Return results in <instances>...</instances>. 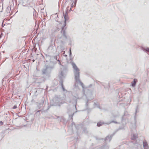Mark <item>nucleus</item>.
<instances>
[{"label": "nucleus", "instance_id": "1", "mask_svg": "<svg viewBox=\"0 0 149 149\" xmlns=\"http://www.w3.org/2000/svg\"><path fill=\"white\" fill-rule=\"evenodd\" d=\"M72 65L74 70V72L76 82L77 83L80 84L82 87L83 88V84L81 82L79 79V69L74 63H72Z\"/></svg>", "mask_w": 149, "mask_h": 149}, {"label": "nucleus", "instance_id": "2", "mask_svg": "<svg viewBox=\"0 0 149 149\" xmlns=\"http://www.w3.org/2000/svg\"><path fill=\"white\" fill-rule=\"evenodd\" d=\"M63 16L64 17V18L65 19V23L64 24V26L62 27V30L61 31V33H62L63 34V35L64 36H65V37L67 38L66 33L65 32V30H64V27L65 26L66 24V21H67L69 19L68 17V13L67 12H66L65 13H63Z\"/></svg>", "mask_w": 149, "mask_h": 149}, {"label": "nucleus", "instance_id": "3", "mask_svg": "<svg viewBox=\"0 0 149 149\" xmlns=\"http://www.w3.org/2000/svg\"><path fill=\"white\" fill-rule=\"evenodd\" d=\"M144 149H148V146L147 142L143 141Z\"/></svg>", "mask_w": 149, "mask_h": 149}, {"label": "nucleus", "instance_id": "4", "mask_svg": "<svg viewBox=\"0 0 149 149\" xmlns=\"http://www.w3.org/2000/svg\"><path fill=\"white\" fill-rule=\"evenodd\" d=\"M113 135H111L110 136H107L106 139H105V141H109V142H110L111 140Z\"/></svg>", "mask_w": 149, "mask_h": 149}, {"label": "nucleus", "instance_id": "5", "mask_svg": "<svg viewBox=\"0 0 149 149\" xmlns=\"http://www.w3.org/2000/svg\"><path fill=\"white\" fill-rule=\"evenodd\" d=\"M142 49L144 52L149 53V47H142Z\"/></svg>", "mask_w": 149, "mask_h": 149}, {"label": "nucleus", "instance_id": "6", "mask_svg": "<svg viewBox=\"0 0 149 149\" xmlns=\"http://www.w3.org/2000/svg\"><path fill=\"white\" fill-rule=\"evenodd\" d=\"M137 82V79H134L133 81L132 82V86H134L136 85V83Z\"/></svg>", "mask_w": 149, "mask_h": 149}, {"label": "nucleus", "instance_id": "7", "mask_svg": "<svg viewBox=\"0 0 149 149\" xmlns=\"http://www.w3.org/2000/svg\"><path fill=\"white\" fill-rule=\"evenodd\" d=\"M48 67L47 66L45 68H43L42 70V72L43 74H45L47 72V69Z\"/></svg>", "mask_w": 149, "mask_h": 149}, {"label": "nucleus", "instance_id": "8", "mask_svg": "<svg viewBox=\"0 0 149 149\" xmlns=\"http://www.w3.org/2000/svg\"><path fill=\"white\" fill-rule=\"evenodd\" d=\"M137 135L136 134H133L132 136L131 139L132 140H135L137 138Z\"/></svg>", "mask_w": 149, "mask_h": 149}, {"label": "nucleus", "instance_id": "9", "mask_svg": "<svg viewBox=\"0 0 149 149\" xmlns=\"http://www.w3.org/2000/svg\"><path fill=\"white\" fill-rule=\"evenodd\" d=\"M103 123H104L102 122H99L97 123V126L98 127H100L101 126Z\"/></svg>", "mask_w": 149, "mask_h": 149}, {"label": "nucleus", "instance_id": "10", "mask_svg": "<svg viewBox=\"0 0 149 149\" xmlns=\"http://www.w3.org/2000/svg\"><path fill=\"white\" fill-rule=\"evenodd\" d=\"M61 84L63 91H64L65 90V89L63 85V82H61Z\"/></svg>", "mask_w": 149, "mask_h": 149}, {"label": "nucleus", "instance_id": "11", "mask_svg": "<svg viewBox=\"0 0 149 149\" xmlns=\"http://www.w3.org/2000/svg\"><path fill=\"white\" fill-rule=\"evenodd\" d=\"M60 77H63L64 76V74L63 72H61L60 73Z\"/></svg>", "mask_w": 149, "mask_h": 149}, {"label": "nucleus", "instance_id": "12", "mask_svg": "<svg viewBox=\"0 0 149 149\" xmlns=\"http://www.w3.org/2000/svg\"><path fill=\"white\" fill-rule=\"evenodd\" d=\"M58 56L59 57V56L58 55V56H54V58L55 59L57 60Z\"/></svg>", "mask_w": 149, "mask_h": 149}, {"label": "nucleus", "instance_id": "13", "mask_svg": "<svg viewBox=\"0 0 149 149\" xmlns=\"http://www.w3.org/2000/svg\"><path fill=\"white\" fill-rule=\"evenodd\" d=\"M17 108V106L16 105H14L13 107V109H16Z\"/></svg>", "mask_w": 149, "mask_h": 149}, {"label": "nucleus", "instance_id": "14", "mask_svg": "<svg viewBox=\"0 0 149 149\" xmlns=\"http://www.w3.org/2000/svg\"><path fill=\"white\" fill-rule=\"evenodd\" d=\"M69 51H70V55H71L72 54L71 52V48H70L69 49Z\"/></svg>", "mask_w": 149, "mask_h": 149}, {"label": "nucleus", "instance_id": "15", "mask_svg": "<svg viewBox=\"0 0 149 149\" xmlns=\"http://www.w3.org/2000/svg\"><path fill=\"white\" fill-rule=\"evenodd\" d=\"M0 124L1 125H3V123L1 121H0Z\"/></svg>", "mask_w": 149, "mask_h": 149}, {"label": "nucleus", "instance_id": "16", "mask_svg": "<svg viewBox=\"0 0 149 149\" xmlns=\"http://www.w3.org/2000/svg\"><path fill=\"white\" fill-rule=\"evenodd\" d=\"M117 123V122H116V121H111V123Z\"/></svg>", "mask_w": 149, "mask_h": 149}, {"label": "nucleus", "instance_id": "17", "mask_svg": "<svg viewBox=\"0 0 149 149\" xmlns=\"http://www.w3.org/2000/svg\"><path fill=\"white\" fill-rule=\"evenodd\" d=\"M56 60L57 61H58V62L59 63V64H61V61H60V60H59V59H57Z\"/></svg>", "mask_w": 149, "mask_h": 149}, {"label": "nucleus", "instance_id": "18", "mask_svg": "<svg viewBox=\"0 0 149 149\" xmlns=\"http://www.w3.org/2000/svg\"><path fill=\"white\" fill-rule=\"evenodd\" d=\"M75 5V3H74V5H73V3H72V7L73 6H74V5Z\"/></svg>", "mask_w": 149, "mask_h": 149}, {"label": "nucleus", "instance_id": "19", "mask_svg": "<svg viewBox=\"0 0 149 149\" xmlns=\"http://www.w3.org/2000/svg\"><path fill=\"white\" fill-rule=\"evenodd\" d=\"M136 113H137V111H136L135 113V115H136Z\"/></svg>", "mask_w": 149, "mask_h": 149}, {"label": "nucleus", "instance_id": "20", "mask_svg": "<svg viewBox=\"0 0 149 149\" xmlns=\"http://www.w3.org/2000/svg\"><path fill=\"white\" fill-rule=\"evenodd\" d=\"M64 56H66H66H67V55H64Z\"/></svg>", "mask_w": 149, "mask_h": 149}, {"label": "nucleus", "instance_id": "21", "mask_svg": "<svg viewBox=\"0 0 149 149\" xmlns=\"http://www.w3.org/2000/svg\"><path fill=\"white\" fill-rule=\"evenodd\" d=\"M32 61H33V62H34L35 61L34 60V59L33 60H32Z\"/></svg>", "mask_w": 149, "mask_h": 149}, {"label": "nucleus", "instance_id": "22", "mask_svg": "<svg viewBox=\"0 0 149 149\" xmlns=\"http://www.w3.org/2000/svg\"><path fill=\"white\" fill-rule=\"evenodd\" d=\"M65 53V51H64L63 52V54H64Z\"/></svg>", "mask_w": 149, "mask_h": 149}, {"label": "nucleus", "instance_id": "23", "mask_svg": "<svg viewBox=\"0 0 149 149\" xmlns=\"http://www.w3.org/2000/svg\"><path fill=\"white\" fill-rule=\"evenodd\" d=\"M1 34L0 35V38H1Z\"/></svg>", "mask_w": 149, "mask_h": 149}, {"label": "nucleus", "instance_id": "24", "mask_svg": "<svg viewBox=\"0 0 149 149\" xmlns=\"http://www.w3.org/2000/svg\"><path fill=\"white\" fill-rule=\"evenodd\" d=\"M88 101H87L86 102V104H87V103H88Z\"/></svg>", "mask_w": 149, "mask_h": 149}]
</instances>
